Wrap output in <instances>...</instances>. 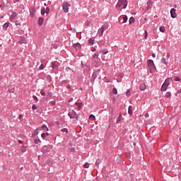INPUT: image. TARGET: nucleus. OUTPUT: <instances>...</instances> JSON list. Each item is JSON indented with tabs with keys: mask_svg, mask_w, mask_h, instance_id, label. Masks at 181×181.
Segmentation results:
<instances>
[{
	"mask_svg": "<svg viewBox=\"0 0 181 181\" xmlns=\"http://www.w3.org/2000/svg\"><path fill=\"white\" fill-rule=\"evenodd\" d=\"M83 168H86V169H88V168H90V164L88 163H86L83 165Z\"/></svg>",
	"mask_w": 181,
	"mask_h": 181,
	"instance_id": "30",
	"label": "nucleus"
},
{
	"mask_svg": "<svg viewBox=\"0 0 181 181\" xmlns=\"http://www.w3.org/2000/svg\"><path fill=\"white\" fill-rule=\"evenodd\" d=\"M41 152H42V153H47V152H49V148L47 147V146H44L41 148Z\"/></svg>",
	"mask_w": 181,
	"mask_h": 181,
	"instance_id": "9",
	"label": "nucleus"
},
{
	"mask_svg": "<svg viewBox=\"0 0 181 181\" xmlns=\"http://www.w3.org/2000/svg\"><path fill=\"white\" fill-rule=\"evenodd\" d=\"M95 49H94L93 50H92V52H95Z\"/></svg>",
	"mask_w": 181,
	"mask_h": 181,
	"instance_id": "61",
	"label": "nucleus"
},
{
	"mask_svg": "<svg viewBox=\"0 0 181 181\" xmlns=\"http://www.w3.org/2000/svg\"><path fill=\"white\" fill-rule=\"evenodd\" d=\"M32 108L33 110H37V107L36 106V105H33Z\"/></svg>",
	"mask_w": 181,
	"mask_h": 181,
	"instance_id": "47",
	"label": "nucleus"
},
{
	"mask_svg": "<svg viewBox=\"0 0 181 181\" xmlns=\"http://www.w3.org/2000/svg\"><path fill=\"white\" fill-rule=\"evenodd\" d=\"M177 93H178L179 94H181V88H180V90H178Z\"/></svg>",
	"mask_w": 181,
	"mask_h": 181,
	"instance_id": "56",
	"label": "nucleus"
},
{
	"mask_svg": "<svg viewBox=\"0 0 181 181\" xmlns=\"http://www.w3.org/2000/svg\"><path fill=\"white\" fill-rule=\"evenodd\" d=\"M122 118V115L119 113V117L117 119L116 123L119 124V122H121Z\"/></svg>",
	"mask_w": 181,
	"mask_h": 181,
	"instance_id": "16",
	"label": "nucleus"
},
{
	"mask_svg": "<svg viewBox=\"0 0 181 181\" xmlns=\"http://www.w3.org/2000/svg\"><path fill=\"white\" fill-rule=\"evenodd\" d=\"M62 8H63L64 12H65V13H67V12H69V4L64 3L62 4Z\"/></svg>",
	"mask_w": 181,
	"mask_h": 181,
	"instance_id": "7",
	"label": "nucleus"
},
{
	"mask_svg": "<svg viewBox=\"0 0 181 181\" xmlns=\"http://www.w3.org/2000/svg\"><path fill=\"white\" fill-rule=\"evenodd\" d=\"M170 95H172L170 92H167L166 94H165V98H169V97H170Z\"/></svg>",
	"mask_w": 181,
	"mask_h": 181,
	"instance_id": "34",
	"label": "nucleus"
},
{
	"mask_svg": "<svg viewBox=\"0 0 181 181\" xmlns=\"http://www.w3.org/2000/svg\"><path fill=\"white\" fill-rule=\"evenodd\" d=\"M152 57H156V54H155V53L152 54Z\"/></svg>",
	"mask_w": 181,
	"mask_h": 181,
	"instance_id": "55",
	"label": "nucleus"
},
{
	"mask_svg": "<svg viewBox=\"0 0 181 181\" xmlns=\"http://www.w3.org/2000/svg\"><path fill=\"white\" fill-rule=\"evenodd\" d=\"M128 114H129V115H131V114H132V105H129L128 107Z\"/></svg>",
	"mask_w": 181,
	"mask_h": 181,
	"instance_id": "20",
	"label": "nucleus"
},
{
	"mask_svg": "<svg viewBox=\"0 0 181 181\" xmlns=\"http://www.w3.org/2000/svg\"><path fill=\"white\" fill-rule=\"evenodd\" d=\"M108 29V25L107 24H103L101 27V28H99L98 33H100V36H103L104 34V31Z\"/></svg>",
	"mask_w": 181,
	"mask_h": 181,
	"instance_id": "5",
	"label": "nucleus"
},
{
	"mask_svg": "<svg viewBox=\"0 0 181 181\" xmlns=\"http://www.w3.org/2000/svg\"><path fill=\"white\" fill-rule=\"evenodd\" d=\"M76 105H78V110H80L81 108V105H83V103H76Z\"/></svg>",
	"mask_w": 181,
	"mask_h": 181,
	"instance_id": "29",
	"label": "nucleus"
},
{
	"mask_svg": "<svg viewBox=\"0 0 181 181\" xmlns=\"http://www.w3.org/2000/svg\"><path fill=\"white\" fill-rule=\"evenodd\" d=\"M167 57H168V59H169V57H170V53L167 54Z\"/></svg>",
	"mask_w": 181,
	"mask_h": 181,
	"instance_id": "53",
	"label": "nucleus"
},
{
	"mask_svg": "<svg viewBox=\"0 0 181 181\" xmlns=\"http://www.w3.org/2000/svg\"><path fill=\"white\" fill-rule=\"evenodd\" d=\"M43 69H45V66L43 65V64H41L38 68V70H43Z\"/></svg>",
	"mask_w": 181,
	"mask_h": 181,
	"instance_id": "38",
	"label": "nucleus"
},
{
	"mask_svg": "<svg viewBox=\"0 0 181 181\" xmlns=\"http://www.w3.org/2000/svg\"><path fill=\"white\" fill-rule=\"evenodd\" d=\"M67 83H69V81L63 80L62 81H61V86H65V84H67Z\"/></svg>",
	"mask_w": 181,
	"mask_h": 181,
	"instance_id": "26",
	"label": "nucleus"
},
{
	"mask_svg": "<svg viewBox=\"0 0 181 181\" xmlns=\"http://www.w3.org/2000/svg\"><path fill=\"white\" fill-rule=\"evenodd\" d=\"M170 15H171V17L176 18V16H177V14H176V9L171 8Z\"/></svg>",
	"mask_w": 181,
	"mask_h": 181,
	"instance_id": "8",
	"label": "nucleus"
},
{
	"mask_svg": "<svg viewBox=\"0 0 181 181\" xmlns=\"http://www.w3.org/2000/svg\"><path fill=\"white\" fill-rule=\"evenodd\" d=\"M168 85L163 83L161 87V91H166L168 90Z\"/></svg>",
	"mask_w": 181,
	"mask_h": 181,
	"instance_id": "13",
	"label": "nucleus"
},
{
	"mask_svg": "<svg viewBox=\"0 0 181 181\" xmlns=\"http://www.w3.org/2000/svg\"><path fill=\"white\" fill-rule=\"evenodd\" d=\"M119 21L122 23H126V22H127L128 21V17L127 16H120L119 18Z\"/></svg>",
	"mask_w": 181,
	"mask_h": 181,
	"instance_id": "6",
	"label": "nucleus"
},
{
	"mask_svg": "<svg viewBox=\"0 0 181 181\" xmlns=\"http://www.w3.org/2000/svg\"><path fill=\"white\" fill-rule=\"evenodd\" d=\"M89 118H90V119L94 120V119H95V116H94V115H90L89 116Z\"/></svg>",
	"mask_w": 181,
	"mask_h": 181,
	"instance_id": "40",
	"label": "nucleus"
},
{
	"mask_svg": "<svg viewBox=\"0 0 181 181\" xmlns=\"http://www.w3.org/2000/svg\"><path fill=\"white\" fill-rule=\"evenodd\" d=\"M30 16H31L32 18H33V16H35V13H33V12H30Z\"/></svg>",
	"mask_w": 181,
	"mask_h": 181,
	"instance_id": "50",
	"label": "nucleus"
},
{
	"mask_svg": "<svg viewBox=\"0 0 181 181\" xmlns=\"http://www.w3.org/2000/svg\"><path fill=\"white\" fill-rule=\"evenodd\" d=\"M26 151V146H21V152H25Z\"/></svg>",
	"mask_w": 181,
	"mask_h": 181,
	"instance_id": "35",
	"label": "nucleus"
},
{
	"mask_svg": "<svg viewBox=\"0 0 181 181\" xmlns=\"http://www.w3.org/2000/svg\"><path fill=\"white\" fill-rule=\"evenodd\" d=\"M18 144H23V141L21 140H18Z\"/></svg>",
	"mask_w": 181,
	"mask_h": 181,
	"instance_id": "57",
	"label": "nucleus"
},
{
	"mask_svg": "<svg viewBox=\"0 0 181 181\" xmlns=\"http://www.w3.org/2000/svg\"><path fill=\"white\" fill-rule=\"evenodd\" d=\"M149 8H152V1L151 0L147 2V9H149Z\"/></svg>",
	"mask_w": 181,
	"mask_h": 181,
	"instance_id": "19",
	"label": "nucleus"
},
{
	"mask_svg": "<svg viewBox=\"0 0 181 181\" xmlns=\"http://www.w3.org/2000/svg\"><path fill=\"white\" fill-rule=\"evenodd\" d=\"M73 47H78V49H81V44L78 42L73 44Z\"/></svg>",
	"mask_w": 181,
	"mask_h": 181,
	"instance_id": "17",
	"label": "nucleus"
},
{
	"mask_svg": "<svg viewBox=\"0 0 181 181\" xmlns=\"http://www.w3.org/2000/svg\"><path fill=\"white\" fill-rule=\"evenodd\" d=\"M48 95H49L50 96H52V93H50L49 92H48Z\"/></svg>",
	"mask_w": 181,
	"mask_h": 181,
	"instance_id": "59",
	"label": "nucleus"
},
{
	"mask_svg": "<svg viewBox=\"0 0 181 181\" xmlns=\"http://www.w3.org/2000/svg\"><path fill=\"white\" fill-rule=\"evenodd\" d=\"M23 167H21V170H23Z\"/></svg>",
	"mask_w": 181,
	"mask_h": 181,
	"instance_id": "63",
	"label": "nucleus"
},
{
	"mask_svg": "<svg viewBox=\"0 0 181 181\" xmlns=\"http://www.w3.org/2000/svg\"><path fill=\"white\" fill-rule=\"evenodd\" d=\"M113 94H118V90H117V88H113Z\"/></svg>",
	"mask_w": 181,
	"mask_h": 181,
	"instance_id": "43",
	"label": "nucleus"
},
{
	"mask_svg": "<svg viewBox=\"0 0 181 181\" xmlns=\"http://www.w3.org/2000/svg\"><path fill=\"white\" fill-rule=\"evenodd\" d=\"M40 129L44 130L45 132H47L49 131V128H47V126L46 125H42Z\"/></svg>",
	"mask_w": 181,
	"mask_h": 181,
	"instance_id": "15",
	"label": "nucleus"
},
{
	"mask_svg": "<svg viewBox=\"0 0 181 181\" xmlns=\"http://www.w3.org/2000/svg\"><path fill=\"white\" fill-rule=\"evenodd\" d=\"M128 6V1L127 0H119L116 8L118 11H122V9H125Z\"/></svg>",
	"mask_w": 181,
	"mask_h": 181,
	"instance_id": "1",
	"label": "nucleus"
},
{
	"mask_svg": "<svg viewBox=\"0 0 181 181\" xmlns=\"http://www.w3.org/2000/svg\"><path fill=\"white\" fill-rule=\"evenodd\" d=\"M135 23V18L131 17L129 20V23Z\"/></svg>",
	"mask_w": 181,
	"mask_h": 181,
	"instance_id": "21",
	"label": "nucleus"
},
{
	"mask_svg": "<svg viewBox=\"0 0 181 181\" xmlns=\"http://www.w3.org/2000/svg\"><path fill=\"white\" fill-rule=\"evenodd\" d=\"M161 63H163V64H168V62H166V58H163L161 59Z\"/></svg>",
	"mask_w": 181,
	"mask_h": 181,
	"instance_id": "27",
	"label": "nucleus"
},
{
	"mask_svg": "<svg viewBox=\"0 0 181 181\" xmlns=\"http://www.w3.org/2000/svg\"><path fill=\"white\" fill-rule=\"evenodd\" d=\"M33 98L35 101H39V99H37V97L36 95H33Z\"/></svg>",
	"mask_w": 181,
	"mask_h": 181,
	"instance_id": "44",
	"label": "nucleus"
},
{
	"mask_svg": "<svg viewBox=\"0 0 181 181\" xmlns=\"http://www.w3.org/2000/svg\"><path fill=\"white\" fill-rule=\"evenodd\" d=\"M71 151L73 152V151H74V148H71Z\"/></svg>",
	"mask_w": 181,
	"mask_h": 181,
	"instance_id": "58",
	"label": "nucleus"
},
{
	"mask_svg": "<svg viewBox=\"0 0 181 181\" xmlns=\"http://www.w3.org/2000/svg\"><path fill=\"white\" fill-rule=\"evenodd\" d=\"M71 101H73V98H71L69 100V103H71Z\"/></svg>",
	"mask_w": 181,
	"mask_h": 181,
	"instance_id": "54",
	"label": "nucleus"
},
{
	"mask_svg": "<svg viewBox=\"0 0 181 181\" xmlns=\"http://www.w3.org/2000/svg\"><path fill=\"white\" fill-rule=\"evenodd\" d=\"M22 118H23V115H19L18 119H22Z\"/></svg>",
	"mask_w": 181,
	"mask_h": 181,
	"instance_id": "49",
	"label": "nucleus"
},
{
	"mask_svg": "<svg viewBox=\"0 0 181 181\" xmlns=\"http://www.w3.org/2000/svg\"><path fill=\"white\" fill-rule=\"evenodd\" d=\"M39 25H40V26H42V23H39Z\"/></svg>",
	"mask_w": 181,
	"mask_h": 181,
	"instance_id": "60",
	"label": "nucleus"
},
{
	"mask_svg": "<svg viewBox=\"0 0 181 181\" xmlns=\"http://www.w3.org/2000/svg\"><path fill=\"white\" fill-rule=\"evenodd\" d=\"M141 91H144V90L146 89V85L145 83H141L139 86Z\"/></svg>",
	"mask_w": 181,
	"mask_h": 181,
	"instance_id": "11",
	"label": "nucleus"
},
{
	"mask_svg": "<svg viewBox=\"0 0 181 181\" xmlns=\"http://www.w3.org/2000/svg\"><path fill=\"white\" fill-rule=\"evenodd\" d=\"M8 27H9V23H4L3 25V28L4 29V30H6V29H8Z\"/></svg>",
	"mask_w": 181,
	"mask_h": 181,
	"instance_id": "22",
	"label": "nucleus"
},
{
	"mask_svg": "<svg viewBox=\"0 0 181 181\" xmlns=\"http://www.w3.org/2000/svg\"><path fill=\"white\" fill-rule=\"evenodd\" d=\"M147 65L150 70V71H153V70H156V66H155V64L153 63V60L148 59L147 61Z\"/></svg>",
	"mask_w": 181,
	"mask_h": 181,
	"instance_id": "2",
	"label": "nucleus"
},
{
	"mask_svg": "<svg viewBox=\"0 0 181 181\" xmlns=\"http://www.w3.org/2000/svg\"><path fill=\"white\" fill-rule=\"evenodd\" d=\"M174 81H180V78L178 76H175Z\"/></svg>",
	"mask_w": 181,
	"mask_h": 181,
	"instance_id": "39",
	"label": "nucleus"
},
{
	"mask_svg": "<svg viewBox=\"0 0 181 181\" xmlns=\"http://www.w3.org/2000/svg\"><path fill=\"white\" fill-rule=\"evenodd\" d=\"M38 23H43V18H40L38 20Z\"/></svg>",
	"mask_w": 181,
	"mask_h": 181,
	"instance_id": "45",
	"label": "nucleus"
},
{
	"mask_svg": "<svg viewBox=\"0 0 181 181\" xmlns=\"http://www.w3.org/2000/svg\"><path fill=\"white\" fill-rule=\"evenodd\" d=\"M98 54H94L92 56V59L95 63V67H99L100 66V59H98Z\"/></svg>",
	"mask_w": 181,
	"mask_h": 181,
	"instance_id": "3",
	"label": "nucleus"
},
{
	"mask_svg": "<svg viewBox=\"0 0 181 181\" xmlns=\"http://www.w3.org/2000/svg\"><path fill=\"white\" fill-rule=\"evenodd\" d=\"M34 142L35 144H40L42 141H40V139H35Z\"/></svg>",
	"mask_w": 181,
	"mask_h": 181,
	"instance_id": "41",
	"label": "nucleus"
},
{
	"mask_svg": "<svg viewBox=\"0 0 181 181\" xmlns=\"http://www.w3.org/2000/svg\"><path fill=\"white\" fill-rule=\"evenodd\" d=\"M40 94L41 95H43V96L46 95V93L45 92V90H41Z\"/></svg>",
	"mask_w": 181,
	"mask_h": 181,
	"instance_id": "46",
	"label": "nucleus"
},
{
	"mask_svg": "<svg viewBox=\"0 0 181 181\" xmlns=\"http://www.w3.org/2000/svg\"><path fill=\"white\" fill-rule=\"evenodd\" d=\"M144 39H148V31L146 30H144Z\"/></svg>",
	"mask_w": 181,
	"mask_h": 181,
	"instance_id": "28",
	"label": "nucleus"
},
{
	"mask_svg": "<svg viewBox=\"0 0 181 181\" xmlns=\"http://www.w3.org/2000/svg\"><path fill=\"white\" fill-rule=\"evenodd\" d=\"M39 135V129H36L35 131H34V133L33 134L32 136L33 138H35V136Z\"/></svg>",
	"mask_w": 181,
	"mask_h": 181,
	"instance_id": "14",
	"label": "nucleus"
},
{
	"mask_svg": "<svg viewBox=\"0 0 181 181\" xmlns=\"http://www.w3.org/2000/svg\"><path fill=\"white\" fill-rule=\"evenodd\" d=\"M95 41V38L94 37H90L88 40V45H90V46H93V45H94V42Z\"/></svg>",
	"mask_w": 181,
	"mask_h": 181,
	"instance_id": "10",
	"label": "nucleus"
},
{
	"mask_svg": "<svg viewBox=\"0 0 181 181\" xmlns=\"http://www.w3.org/2000/svg\"><path fill=\"white\" fill-rule=\"evenodd\" d=\"M45 13H46L45 10V8H43V9L41 10V14L45 15Z\"/></svg>",
	"mask_w": 181,
	"mask_h": 181,
	"instance_id": "48",
	"label": "nucleus"
},
{
	"mask_svg": "<svg viewBox=\"0 0 181 181\" xmlns=\"http://www.w3.org/2000/svg\"><path fill=\"white\" fill-rule=\"evenodd\" d=\"M51 67H52V69H56V67H57V65H56V63L52 62Z\"/></svg>",
	"mask_w": 181,
	"mask_h": 181,
	"instance_id": "36",
	"label": "nucleus"
},
{
	"mask_svg": "<svg viewBox=\"0 0 181 181\" xmlns=\"http://www.w3.org/2000/svg\"><path fill=\"white\" fill-rule=\"evenodd\" d=\"M0 47H2V45L0 44Z\"/></svg>",
	"mask_w": 181,
	"mask_h": 181,
	"instance_id": "62",
	"label": "nucleus"
},
{
	"mask_svg": "<svg viewBox=\"0 0 181 181\" xmlns=\"http://www.w3.org/2000/svg\"><path fill=\"white\" fill-rule=\"evenodd\" d=\"M95 78H97V74H95V72H93V74H92V79L94 81Z\"/></svg>",
	"mask_w": 181,
	"mask_h": 181,
	"instance_id": "24",
	"label": "nucleus"
},
{
	"mask_svg": "<svg viewBox=\"0 0 181 181\" xmlns=\"http://www.w3.org/2000/svg\"><path fill=\"white\" fill-rule=\"evenodd\" d=\"M100 163H101V159L98 158V160H96L95 161V165L96 166H99Z\"/></svg>",
	"mask_w": 181,
	"mask_h": 181,
	"instance_id": "23",
	"label": "nucleus"
},
{
	"mask_svg": "<svg viewBox=\"0 0 181 181\" xmlns=\"http://www.w3.org/2000/svg\"><path fill=\"white\" fill-rule=\"evenodd\" d=\"M65 70H66V71H69V70H71V69H70V67H66V68L65 69Z\"/></svg>",
	"mask_w": 181,
	"mask_h": 181,
	"instance_id": "52",
	"label": "nucleus"
},
{
	"mask_svg": "<svg viewBox=\"0 0 181 181\" xmlns=\"http://www.w3.org/2000/svg\"><path fill=\"white\" fill-rule=\"evenodd\" d=\"M100 53H103V54H107V53H108V50L103 49L102 51L100 52Z\"/></svg>",
	"mask_w": 181,
	"mask_h": 181,
	"instance_id": "31",
	"label": "nucleus"
},
{
	"mask_svg": "<svg viewBox=\"0 0 181 181\" xmlns=\"http://www.w3.org/2000/svg\"><path fill=\"white\" fill-rule=\"evenodd\" d=\"M17 13H13V14L11 15V19H13L15 18H16L17 16Z\"/></svg>",
	"mask_w": 181,
	"mask_h": 181,
	"instance_id": "32",
	"label": "nucleus"
},
{
	"mask_svg": "<svg viewBox=\"0 0 181 181\" xmlns=\"http://www.w3.org/2000/svg\"><path fill=\"white\" fill-rule=\"evenodd\" d=\"M46 136H49V133H42V134H41V138L42 139H45V138H46Z\"/></svg>",
	"mask_w": 181,
	"mask_h": 181,
	"instance_id": "18",
	"label": "nucleus"
},
{
	"mask_svg": "<svg viewBox=\"0 0 181 181\" xmlns=\"http://www.w3.org/2000/svg\"><path fill=\"white\" fill-rule=\"evenodd\" d=\"M15 64H13V66H15Z\"/></svg>",
	"mask_w": 181,
	"mask_h": 181,
	"instance_id": "64",
	"label": "nucleus"
},
{
	"mask_svg": "<svg viewBox=\"0 0 181 181\" xmlns=\"http://www.w3.org/2000/svg\"><path fill=\"white\" fill-rule=\"evenodd\" d=\"M50 12V8H49V7H47L45 9V13L49 14V13Z\"/></svg>",
	"mask_w": 181,
	"mask_h": 181,
	"instance_id": "42",
	"label": "nucleus"
},
{
	"mask_svg": "<svg viewBox=\"0 0 181 181\" xmlns=\"http://www.w3.org/2000/svg\"><path fill=\"white\" fill-rule=\"evenodd\" d=\"M145 117L146 118H149V113H146Z\"/></svg>",
	"mask_w": 181,
	"mask_h": 181,
	"instance_id": "51",
	"label": "nucleus"
},
{
	"mask_svg": "<svg viewBox=\"0 0 181 181\" xmlns=\"http://www.w3.org/2000/svg\"><path fill=\"white\" fill-rule=\"evenodd\" d=\"M159 30H160V32H161L162 33H165V27H164V26L160 27Z\"/></svg>",
	"mask_w": 181,
	"mask_h": 181,
	"instance_id": "25",
	"label": "nucleus"
},
{
	"mask_svg": "<svg viewBox=\"0 0 181 181\" xmlns=\"http://www.w3.org/2000/svg\"><path fill=\"white\" fill-rule=\"evenodd\" d=\"M69 117L71 119H76V121L78 119V115H77V112L74 110H71L70 112L68 114Z\"/></svg>",
	"mask_w": 181,
	"mask_h": 181,
	"instance_id": "4",
	"label": "nucleus"
},
{
	"mask_svg": "<svg viewBox=\"0 0 181 181\" xmlns=\"http://www.w3.org/2000/svg\"><path fill=\"white\" fill-rule=\"evenodd\" d=\"M126 95L127 97H129V95H131V90L129 89H128L126 92Z\"/></svg>",
	"mask_w": 181,
	"mask_h": 181,
	"instance_id": "33",
	"label": "nucleus"
},
{
	"mask_svg": "<svg viewBox=\"0 0 181 181\" xmlns=\"http://www.w3.org/2000/svg\"><path fill=\"white\" fill-rule=\"evenodd\" d=\"M170 81H172V78H167L163 83L165 84V86H169Z\"/></svg>",
	"mask_w": 181,
	"mask_h": 181,
	"instance_id": "12",
	"label": "nucleus"
},
{
	"mask_svg": "<svg viewBox=\"0 0 181 181\" xmlns=\"http://www.w3.org/2000/svg\"><path fill=\"white\" fill-rule=\"evenodd\" d=\"M61 132H66V134H67V132H69V129H67L66 128H64L61 130Z\"/></svg>",
	"mask_w": 181,
	"mask_h": 181,
	"instance_id": "37",
	"label": "nucleus"
}]
</instances>
